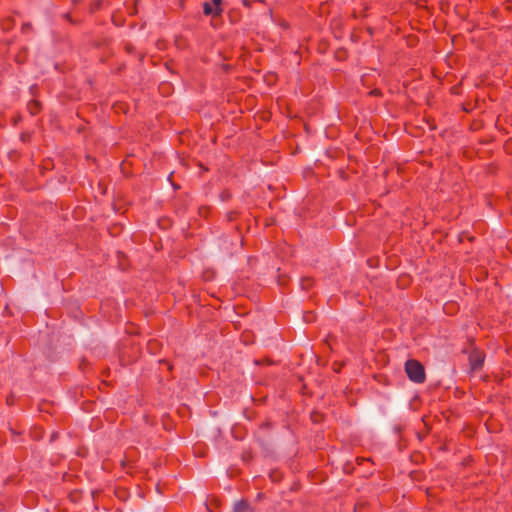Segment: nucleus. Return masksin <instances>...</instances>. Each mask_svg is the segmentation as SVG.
Wrapping results in <instances>:
<instances>
[{
  "label": "nucleus",
  "mask_w": 512,
  "mask_h": 512,
  "mask_svg": "<svg viewBox=\"0 0 512 512\" xmlns=\"http://www.w3.org/2000/svg\"><path fill=\"white\" fill-rule=\"evenodd\" d=\"M234 512H255L254 509L246 502L240 501L235 504Z\"/></svg>",
  "instance_id": "nucleus-4"
},
{
  "label": "nucleus",
  "mask_w": 512,
  "mask_h": 512,
  "mask_svg": "<svg viewBox=\"0 0 512 512\" xmlns=\"http://www.w3.org/2000/svg\"><path fill=\"white\" fill-rule=\"evenodd\" d=\"M469 361H470L471 368L473 370H477L482 366V364L484 362V357L480 352L473 351L469 355Z\"/></svg>",
  "instance_id": "nucleus-3"
},
{
  "label": "nucleus",
  "mask_w": 512,
  "mask_h": 512,
  "mask_svg": "<svg viewBox=\"0 0 512 512\" xmlns=\"http://www.w3.org/2000/svg\"><path fill=\"white\" fill-rule=\"evenodd\" d=\"M28 109L30 111V113L32 115H35L39 112L40 110V104L38 101H31L29 104H28Z\"/></svg>",
  "instance_id": "nucleus-5"
},
{
  "label": "nucleus",
  "mask_w": 512,
  "mask_h": 512,
  "mask_svg": "<svg viewBox=\"0 0 512 512\" xmlns=\"http://www.w3.org/2000/svg\"><path fill=\"white\" fill-rule=\"evenodd\" d=\"M243 3H244V5H248L247 0H244Z\"/></svg>",
  "instance_id": "nucleus-7"
},
{
  "label": "nucleus",
  "mask_w": 512,
  "mask_h": 512,
  "mask_svg": "<svg viewBox=\"0 0 512 512\" xmlns=\"http://www.w3.org/2000/svg\"><path fill=\"white\" fill-rule=\"evenodd\" d=\"M221 2L222 0H212V3L205 2L203 4V13L207 16H219L222 13Z\"/></svg>",
  "instance_id": "nucleus-2"
},
{
  "label": "nucleus",
  "mask_w": 512,
  "mask_h": 512,
  "mask_svg": "<svg viewBox=\"0 0 512 512\" xmlns=\"http://www.w3.org/2000/svg\"><path fill=\"white\" fill-rule=\"evenodd\" d=\"M405 371L408 378L415 383L425 381V371L423 365L417 360H408L405 363Z\"/></svg>",
  "instance_id": "nucleus-1"
},
{
  "label": "nucleus",
  "mask_w": 512,
  "mask_h": 512,
  "mask_svg": "<svg viewBox=\"0 0 512 512\" xmlns=\"http://www.w3.org/2000/svg\"><path fill=\"white\" fill-rule=\"evenodd\" d=\"M302 286H304L305 288L311 286L310 280H308L307 284L305 283V281H303Z\"/></svg>",
  "instance_id": "nucleus-6"
}]
</instances>
